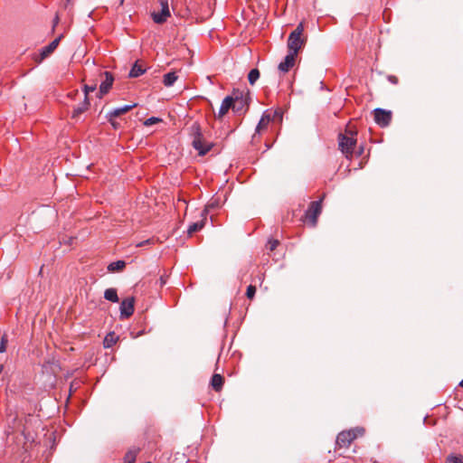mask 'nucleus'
I'll return each mask as SVG.
<instances>
[{"instance_id": "obj_24", "label": "nucleus", "mask_w": 463, "mask_h": 463, "mask_svg": "<svg viewBox=\"0 0 463 463\" xmlns=\"http://www.w3.org/2000/svg\"><path fill=\"white\" fill-rule=\"evenodd\" d=\"M259 78H260V71L258 69H252L250 71V72L248 74V80L250 85L255 84V82L259 80Z\"/></svg>"}, {"instance_id": "obj_41", "label": "nucleus", "mask_w": 463, "mask_h": 463, "mask_svg": "<svg viewBox=\"0 0 463 463\" xmlns=\"http://www.w3.org/2000/svg\"><path fill=\"white\" fill-rule=\"evenodd\" d=\"M459 386L463 387V380L459 383Z\"/></svg>"}, {"instance_id": "obj_29", "label": "nucleus", "mask_w": 463, "mask_h": 463, "mask_svg": "<svg viewBox=\"0 0 463 463\" xmlns=\"http://www.w3.org/2000/svg\"><path fill=\"white\" fill-rule=\"evenodd\" d=\"M161 121H162V119L159 118L151 117V118L146 119V121L144 122V125L146 127H150V126L159 123Z\"/></svg>"}, {"instance_id": "obj_33", "label": "nucleus", "mask_w": 463, "mask_h": 463, "mask_svg": "<svg viewBox=\"0 0 463 463\" xmlns=\"http://www.w3.org/2000/svg\"><path fill=\"white\" fill-rule=\"evenodd\" d=\"M152 243H154L153 239H148V240H146L144 241L137 243V247H143L145 245H148V244H152Z\"/></svg>"}, {"instance_id": "obj_5", "label": "nucleus", "mask_w": 463, "mask_h": 463, "mask_svg": "<svg viewBox=\"0 0 463 463\" xmlns=\"http://www.w3.org/2000/svg\"><path fill=\"white\" fill-rule=\"evenodd\" d=\"M322 211V201L311 202L305 213V220L311 225L316 226L317 218Z\"/></svg>"}, {"instance_id": "obj_31", "label": "nucleus", "mask_w": 463, "mask_h": 463, "mask_svg": "<svg viewBox=\"0 0 463 463\" xmlns=\"http://www.w3.org/2000/svg\"><path fill=\"white\" fill-rule=\"evenodd\" d=\"M7 344V337L5 335L2 336L0 343V354L5 352Z\"/></svg>"}, {"instance_id": "obj_7", "label": "nucleus", "mask_w": 463, "mask_h": 463, "mask_svg": "<svg viewBox=\"0 0 463 463\" xmlns=\"http://www.w3.org/2000/svg\"><path fill=\"white\" fill-rule=\"evenodd\" d=\"M374 121L382 128L387 127L392 119V112L383 109H375L373 110Z\"/></svg>"}, {"instance_id": "obj_38", "label": "nucleus", "mask_w": 463, "mask_h": 463, "mask_svg": "<svg viewBox=\"0 0 463 463\" xmlns=\"http://www.w3.org/2000/svg\"><path fill=\"white\" fill-rule=\"evenodd\" d=\"M72 0H66V5H70Z\"/></svg>"}, {"instance_id": "obj_18", "label": "nucleus", "mask_w": 463, "mask_h": 463, "mask_svg": "<svg viewBox=\"0 0 463 463\" xmlns=\"http://www.w3.org/2000/svg\"><path fill=\"white\" fill-rule=\"evenodd\" d=\"M125 267L126 262L124 260H117L109 264L108 270L109 272H118L123 270Z\"/></svg>"}, {"instance_id": "obj_28", "label": "nucleus", "mask_w": 463, "mask_h": 463, "mask_svg": "<svg viewBox=\"0 0 463 463\" xmlns=\"http://www.w3.org/2000/svg\"><path fill=\"white\" fill-rule=\"evenodd\" d=\"M255 293H256V287L253 285L248 286L247 290H246L247 298L249 299H252L255 296Z\"/></svg>"}, {"instance_id": "obj_27", "label": "nucleus", "mask_w": 463, "mask_h": 463, "mask_svg": "<svg viewBox=\"0 0 463 463\" xmlns=\"http://www.w3.org/2000/svg\"><path fill=\"white\" fill-rule=\"evenodd\" d=\"M159 8L165 12L170 13L169 0H158Z\"/></svg>"}, {"instance_id": "obj_35", "label": "nucleus", "mask_w": 463, "mask_h": 463, "mask_svg": "<svg viewBox=\"0 0 463 463\" xmlns=\"http://www.w3.org/2000/svg\"><path fill=\"white\" fill-rule=\"evenodd\" d=\"M389 80L392 82L393 84H396L398 82V79L396 76H389Z\"/></svg>"}, {"instance_id": "obj_4", "label": "nucleus", "mask_w": 463, "mask_h": 463, "mask_svg": "<svg viewBox=\"0 0 463 463\" xmlns=\"http://www.w3.org/2000/svg\"><path fill=\"white\" fill-rule=\"evenodd\" d=\"M364 434V429L360 427L342 431L337 435L336 445L339 448H348L355 439Z\"/></svg>"}, {"instance_id": "obj_34", "label": "nucleus", "mask_w": 463, "mask_h": 463, "mask_svg": "<svg viewBox=\"0 0 463 463\" xmlns=\"http://www.w3.org/2000/svg\"><path fill=\"white\" fill-rule=\"evenodd\" d=\"M107 118H109V121L111 123L114 128H118V123L114 120L115 118H110V115H107Z\"/></svg>"}, {"instance_id": "obj_23", "label": "nucleus", "mask_w": 463, "mask_h": 463, "mask_svg": "<svg viewBox=\"0 0 463 463\" xmlns=\"http://www.w3.org/2000/svg\"><path fill=\"white\" fill-rule=\"evenodd\" d=\"M446 463H463V455L451 453L446 457Z\"/></svg>"}, {"instance_id": "obj_3", "label": "nucleus", "mask_w": 463, "mask_h": 463, "mask_svg": "<svg viewBox=\"0 0 463 463\" xmlns=\"http://www.w3.org/2000/svg\"><path fill=\"white\" fill-rule=\"evenodd\" d=\"M307 41L305 31H291L287 40L288 52L298 57Z\"/></svg>"}, {"instance_id": "obj_21", "label": "nucleus", "mask_w": 463, "mask_h": 463, "mask_svg": "<svg viewBox=\"0 0 463 463\" xmlns=\"http://www.w3.org/2000/svg\"><path fill=\"white\" fill-rule=\"evenodd\" d=\"M145 72V69L137 62L133 65L129 71V77L131 78H137L142 75Z\"/></svg>"}, {"instance_id": "obj_30", "label": "nucleus", "mask_w": 463, "mask_h": 463, "mask_svg": "<svg viewBox=\"0 0 463 463\" xmlns=\"http://www.w3.org/2000/svg\"><path fill=\"white\" fill-rule=\"evenodd\" d=\"M279 244V241L278 240H269L268 241L267 247L270 251H273L278 247Z\"/></svg>"}, {"instance_id": "obj_2", "label": "nucleus", "mask_w": 463, "mask_h": 463, "mask_svg": "<svg viewBox=\"0 0 463 463\" xmlns=\"http://www.w3.org/2000/svg\"><path fill=\"white\" fill-rule=\"evenodd\" d=\"M356 132L346 129L345 133L338 136V146L347 159L353 156L356 146Z\"/></svg>"}, {"instance_id": "obj_25", "label": "nucleus", "mask_w": 463, "mask_h": 463, "mask_svg": "<svg viewBox=\"0 0 463 463\" xmlns=\"http://www.w3.org/2000/svg\"><path fill=\"white\" fill-rule=\"evenodd\" d=\"M137 457L136 451H128L124 458L125 463H135Z\"/></svg>"}, {"instance_id": "obj_19", "label": "nucleus", "mask_w": 463, "mask_h": 463, "mask_svg": "<svg viewBox=\"0 0 463 463\" xmlns=\"http://www.w3.org/2000/svg\"><path fill=\"white\" fill-rule=\"evenodd\" d=\"M118 340V336L114 332H110L107 334V335L104 338L103 345L105 348H110L112 347Z\"/></svg>"}, {"instance_id": "obj_6", "label": "nucleus", "mask_w": 463, "mask_h": 463, "mask_svg": "<svg viewBox=\"0 0 463 463\" xmlns=\"http://www.w3.org/2000/svg\"><path fill=\"white\" fill-rule=\"evenodd\" d=\"M63 37V35H60L57 38H55L52 43H50L48 45L43 47L40 51L39 54H35L33 57V60L37 63H41L43 60L48 58L58 47L61 39Z\"/></svg>"}, {"instance_id": "obj_36", "label": "nucleus", "mask_w": 463, "mask_h": 463, "mask_svg": "<svg viewBox=\"0 0 463 463\" xmlns=\"http://www.w3.org/2000/svg\"><path fill=\"white\" fill-rule=\"evenodd\" d=\"M296 29H297V30L303 29V24H302V23H300V24L297 26V28H296Z\"/></svg>"}, {"instance_id": "obj_22", "label": "nucleus", "mask_w": 463, "mask_h": 463, "mask_svg": "<svg viewBox=\"0 0 463 463\" xmlns=\"http://www.w3.org/2000/svg\"><path fill=\"white\" fill-rule=\"evenodd\" d=\"M203 226H204V221L203 220H202L200 222H194V223L189 225V227L187 229V232L191 236L194 232L200 231Z\"/></svg>"}, {"instance_id": "obj_16", "label": "nucleus", "mask_w": 463, "mask_h": 463, "mask_svg": "<svg viewBox=\"0 0 463 463\" xmlns=\"http://www.w3.org/2000/svg\"><path fill=\"white\" fill-rule=\"evenodd\" d=\"M223 382V377L219 373H215L212 377L211 385L215 391L219 392L222 388Z\"/></svg>"}, {"instance_id": "obj_1", "label": "nucleus", "mask_w": 463, "mask_h": 463, "mask_svg": "<svg viewBox=\"0 0 463 463\" xmlns=\"http://www.w3.org/2000/svg\"><path fill=\"white\" fill-rule=\"evenodd\" d=\"M191 131L193 136V147L198 151L199 156L206 155L213 148V144L204 138L198 123L195 122L192 125Z\"/></svg>"}, {"instance_id": "obj_9", "label": "nucleus", "mask_w": 463, "mask_h": 463, "mask_svg": "<svg viewBox=\"0 0 463 463\" xmlns=\"http://www.w3.org/2000/svg\"><path fill=\"white\" fill-rule=\"evenodd\" d=\"M103 75L105 79L101 81L99 85V98H102L103 95L107 94L109 91L114 81V77L111 72L104 71Z\"/></svg>"}, {"instance_id": "obj_13", "label": "nucleus", "mask_w": 463, "mask_h": 463, "mask_svg": "<svg viewBox=\"0 0 463 463\" xmlns=\"http://www.w3.org/2000/svg\"><path fill=\"white\" fill-rule=\"evenodd\" d=\"M170 14L171 13L165 12L164 10L159 8L158 10H154L151 14V16L156 24H161L166 21Z\"/></svg>"}, {"instance_id": "obj_12", "label": "nucleus", "mask_w": 463, "mask_h": 463, "mask_svg": "<svg viewBox=\"0 0 463 463\" xmlns=\"http://www.w3.org/2000/svg\"><path fill=\"white\" fill-rule=\"evenodd\" d=\"M234 99L231 96H227L222 102L220 107L218 115L216 116L218 118H222L232 107Z\"/></svg>"}, {"instance_id": "obj_10", "label": "nucleus", "mask_w": 463, "mask_h": 463, "mask_svg": "<svg viewBox=\"0 0 463 463\" xmlns=\"http://www.w3.org/2000/svg\"><path fill=\"white\" fill-rule=\"evenodd\" d=\"M296 59L297 56L292 55L288 52V54L285 56L284 61H282L279 66L278 69L282 73L288 72L296 64Z\"/></svg>"}, {"instance_id": "obj_37", "label": "nucleus", "mask_w": 463, "mask_h": 463, "mask_svg": "<svg viewBox=\"0 0 463 463\" xmlns=\"http://www.w3.org/2000/svg\"><path fill=\"white\" fill-rule=\"evenodd\" d=\"M362 153H363V149L361 148V149L359 150V152L357 153V156H361V155H362Z\"/></svg>"}, {"instance_id": "obj_17", "label": "nucleus", "mask_w": 463, "mask_h": 463, "mask_svg": "<svg viewBox=\"0 0 463 463\" xmlns=\"http://www.w3.org/2000/svg\"><path fill=\"white\" fill-rule=\"evenodd\" d=\"M104 298H105V299H107V300H109L110 302H113V303H117L119 300V298L118 297L117 289L113 288H107L105 290Z\"/></svg>"}, {"instance_id": "obj_40", "label": "nucleus", "mask_w": 463, "mask_h": 463, "mask_svg": "<svg viewBox=\"0 0 463 463\" xmlns=\"http://www.w3.org/2000/svg\"><path fill=\"white\" fill-rule=\"evenodd\" d=\"M210 38H213L212 32L209 33Z\"/></svg>"}, {"instance_id": "obj_11", "label": "nucleus", "mask_w": 463, "mask_h": 463, "mask_svg": "<svg viewBox=\"0 0 463 463\" xmlns=\"http://www.w3.org/2000/svg\"><path fill=\"white\" fill-rule=\"evenodd\" d=\"M90 103L89 98H83V100L78 105L74 106L71 112V118L79 119L80 115L90 109Z\"/></svg>"}, {"instance_id": "obj_8", "label": "nucleus", "mask_w": 463, "mask_h": 463, "mask_svg": "<svg viewBox=\"0 0 463 463\" xmlns=\"http://www.w3.org/2000/svg\"><path fill=\"white\" fill-rule=\"evenodd\" d=\"M135 298L133 297L127 298L122 300L120 304V317L128 318L131 317L135 310Z\"/></svg>"}, {"instance_id": "obj_15", "label": "nucleus", "mask_w": 463, "mask_h": 463, "mask_svg": "<svg viewBox=\"0 0 463 463\" xmlns=\"http://www.w3.org/2000/svg\"><path fill=\"white\" fill-rule=\"evenodd\" d=\"M271 121V117L269 114H263L261 118L259 121V124L256 128V132L260 134L264 129H266L269 124Z\"/></svg>"}, {"instance_id": "obj_26", "label": "nucleus", "mask_w": 463, "mask_h": 463, "mask_svg": "<svg viewBox=\"0 0 463 463\" xmlns=\"http://www.w3.org/2000/svg\"><path fill=\"white\" fill-rule=\"evenodd\" d=\"M97 88V84L93 85H84L83 87V98H89V94L93 92Z\"/></svg>"}, {"instance_id": "obj_39", "label": "nucleus", "mask_w": 463, "mask_h": 463, "mask_svg": "<svg viewBox=\"0 0 463 463\" xmlns=\"http://www.w3.org/2000/svg\"><path fill=\"white\" fill-rule=\"evenodd\" d=\"M3 369H4V366L2 364H0V373H2Z\"/></svg>"}, {"instance_id": "obj_14", "label": "nucleus", "mask_w": 463, "mask_h": 463, "mask_svg": "<svg viewBox=\"0 0 463 463\" xmlns=\"http://www.w3.org/2000/svg\"><path fill=\"white\" fill-rule=\"evenodd\" d=\"M137 106V103L125 105L123 107L112 109L111 111L109 112V115H110V118H117V117H119L120 115H123V114L130 111L132 109L136 108Z\"/></svg>"}, {"instance_id": "obj_32", "label": "nucleus", "mask_w": 463, "mask_h": 463, "mask_svg": "<svg viewBox=\"0 0 463 463\" xmlns=\"http://www.w3.org/2000/svg\"><path fill=\"white\" fill-rule=\"evenodd\" d=\"M80 95V92L78 90H71L68 93V98L71 99H75L77 96Z\"/></svg>"}, {"instance_id": "obj_20", "label": "nucleus", "mask_w": 463, "mask_h": 463, "mask_svg": "<svg viewBox=\"0 0 463 463\" xmlns=\"http://www.w3.org/2000/svg\"><path fill=\"white\" fill-rule=\"evenodd\" d=\"M177 80L175 72L171 71L164 75L163 83L166 87L172 86Z\"/></svg>"}]
</instances>
